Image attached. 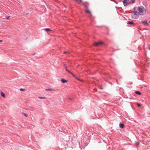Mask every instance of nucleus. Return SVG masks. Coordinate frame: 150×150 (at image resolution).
Instances as JSON below:
<instances>
[{
    "instance_id": "1",
    "label": "nucleus",
    "mask_w": 150,
    "mask_h": 150,
    "mask_svg": "<svg viewBox=\"0 0 150 150\" xmlns=\"http://www.w3.org/2000/svg\"><path fill=\"white\" fill-rule=\"evenodd\" d=\"M137 9V12L139 15H144L146 13V10L143 6H140L138 7Z\"/></svg>"
},
{
    "instance_id": "2",
    "label": "nucleus",
    "mask_w": 150,
    "mask_h": 150,
    "mask_svg": "<svg viewBox=\"0 0 150 150\" xmlns=\"http://www.w3.org/2000/svg\"><path fill=\"white\" fill-rule=\"evenodd\" d=\"M139 15L138 14L137 11H134L133 13H132L131 15L132 18L134 19H137L138 17V15Z\"/></svg>"
},
{
    "instance_id": "3",
    "label": "nucleus",
    "mask_w": 150,
    "mask_h": 150,
    "mask_svg": "<svg viewBox=\"0 0 150 150\" xmlns=\"http://www.w3.org/2000/svg\"><path fill=\"white\" fill-rule=\"evenodd\" d=\"M83 5L85 7V8L88 9L89 5V4L88 3L86 2H83L82 3Z\"/></svg>"
},
{
    "instance_id": "4",
    "label": "nucleus",
    "mask_w": 150,
    "mask_h": 150,
    "mask_svg": "<svg viewBox=\"0 0 150 150\" xmlns=\"http://www.w3.org/2000/svg\"><path fill=\"white\" fill-rule=\"evenodd\" d=\"M147 20H145L141 21L142 23L144 25L148 26L149 24L147 23Z\"/></svg>"
},
{
    "instance_id": "5",
    "label": "nucleus",
    "mask_w": 150,
    "mask_h": 150,
    "mask_svg": "<svg viewBox=\"0 0 150 150\" xmlns=\"http://www.w3.org/2000/svg\"><path fill=\"white\" fill-rule=\"evenodd\" d=\"M129 0H125L123 1V4L124 6H127V4H128Z\"/></svg>"
},
{
    "instance_id": "6",
    "label": "nucleus",
    "mask_w": 150,
    "mask_h": 150,
    "mask_svg": "<svg viewBox=\"0 0 150 150\" xmlns=\"http://www.w3.org/2000/svg\"><path fill=\"white\" fill-rule=\"evenodd\" d=\"M127 23V24L130 25H135V23L133 21H128Z\"/></svg>"
},
{
    "instance_id": "7",
    "label": "nucleus",
    "mask_w": 150,
    "mask_h": 150,
    "mask_svg": "<svg viewBox=\"0 0 150 150\" xmlns=\"http://www.w3.org/2000/svg\"><path fill=\"white\" fill-rule=\"evenodd\" d=\"M103 44V42H96L94 44V45L95 46H97L101 45Z\"/></svg>"
},
{
    "instance_id": "8",
    "label": "nucleus",
    "mask_w": 150,
    "mask_h": 150,
    "mask_svg": "<svg viewBox=\"0 0 150 150\" xmlns=\"http://www.w3.org/2000/svg\"><path fill=\"white\" fill-rule=\"evenodd\" d=\"M0 93L1 96L3 98H5V95L1 91H0Z\"/></svg>"
},
{
    "instance_id": "9",
    "label": "nucleus",
    "mask_w": 150,
    "mask_h": 150,
    "mask_svg": "<svg viewBox=\"0 0 150 150\" xmlns=\"http://www.w3.org/2000/svg\"><path fill=\"white\" fill-rule=\"evenodd\" d=\"M61 81L63 83H65L67 82V81L66 80L62 78L61 79Z\"/></svg>"
},
{
    "instance_id": "10",
    "label": "nucleus",
    "mask_w": 150,
    "mask_h": 150,
    "mask_svg": "<svg viewBox=\"0 0 150 150\" xmlns=\"http://www.w3.org/2000/svg\"><path fill=\"white\" fill-rule=\"evenodd\" d=\"M119 126L120 128H123L124 127V125L123 124L120 123Z\"/></svg>"
},
{
    "instance_id": "11",
    "label": "nucleus",
    "mask_w": 150,
    "mask_h": 150,
    "mask_svg": "<svg viewBox=\"0 0 150 150\" xmlns=\"http://www.w3.org/2000/svg\"><path fill=\"white\" fill-rule=\"evenodd\" d=\"M135 0H131L129 2H128V4H133L135 1Z\"/></svg>"
},
{
    "instance_id": "12",
    "label": "nucleus",
    "mask_w": 150,
    "mask_h": 150,
    "mask_svg": "<svg viewBox=\"0 0 150 150\" xmlns=\"http://www.w3.org/2000/svg\"><path fill=\"white\" fill-rule=\"evenodd\" d=\"M85 11L86 13H89L90 14H91V12H90V11L88 9H87L86 10H85Z\"/></svg>"
},
{
    "instance_id": "13",
    "label": "nucleus",
    "mask_w": 150,
    "mask_h": 150,
    "mask_svg": "<svg viewBox=\"0 0 150 150\" xmlns=\"http://www.w3.org/2000/svg\"><path fill=\"white\" fill-rule=\"evenodd\" d=\"M135 93L139 95H140L142 94L140 92L138 91H135Z\"/></svg>"
},
{
    "instance_id": "14",
    "label": "nucleus",
    "mask_w": 150,
    "mask_h": 150,
    "mask_svg": "<svg viewBox=\"0 0 150 150\" xmlns=\"http://www.w3.org/2000/svg\"><path fill=\"white\" fill-rule=\"evenodd\" d=\"M53 90V89L52 88H48L45 89V90L47 91H51Z\"/></svg>"
},
{
    "instance_id": "15",
    "label": "nucleus",
    "mask_w": 150,
    "mask_h": 150,
    "mask_svg": "<svg viewBox=\"0 0 150 150\" xmlns=\"http://www.w3.org/2000/svg\"><path fill=\"white\" fill-rule=\"evenodd\" d=\"M75 1L79 3H81L82 1V0H75Z\"/></svg>"
},
{
    "instance_id": "16",
    "label": "nucleus",
    "mask_w": 150,
    "mask_h": 150,
    "mask_svg": "<svg viewBox=\"0 0 150 150\" xmlns=\"http://www.w3.org/2000/svg\"><path fill=\"white\" fill-rule=\"evenodd\" d=\"M65 69H66V70L68 72H69V73H70V74H72V72H71V71H69L67 68V67H65Z\"/></svg>"
},
{
    "instance_id": "17",
    "label": "nucleus",
    "mask_w": 150,
    "mask_h": 150,
    "mask_svg": "<svg viewBox=\"0 0 150 150\" xmlns=\"http://www.w3.org/2000/svg\"><path fill=\"white\" fill-rule=\"evenodd\" d=\"M45 30L47 31H50V29L49 28H47L45 29Z\"/></svg>"
},
{
    "instance_id": "18",
    "label": "nucleus",
    "mask_w": 150,
    "mask_h": 150,
    "mask_svg": "<svg viewBox=\"0 0 150 150\" xmlns=\"http://www.w3.org/2000/svg\"><path fill=\"white\" fill-rule=\"evenodd\" d=\"M74 77V78H75V79H76V78H77V77H76L72 73V74H71Z\"/></svg>"
},
{
    "instance_id": "19",
    "label": "nucleus",
    "mask_w": 150,
    "mask_h": 150,
    "mask_svg": "<svg viewBox=\"0 0 150 150\" xmlns=\"http://www.w3.org/2000/svg\"><path fill=\"white\" fill-rule=\"evenodd\" d=\"M74 77V78H75V79H76V78H77V77H76L72 73V74H71Z\"/></svg>"
},
{
    "instance_id": "20",
    "label": "nucleus",
    "mask_w": 150,
    "mask_h": 150,
    "mask_svg": "<svg viewBox=\"0 0 150 150\" xmlns=\"http://www.w3.org/2000/svg\"><path fill=\"white\" fill-rule=\"evenodd\" d=\"M38 98H39V99H45V98H46V97H38Z\"/></svg>"
},
{
    "instance_id": "21",
    "label": "nucleus",
    "mask_w": 150,
    "mask_h": 150,
    "mask_svg": "<svg viewBox=\"0 0 150 150\" xmlns=\"http://www.w3.org/2000/svg\"><path fill=\"white\" fill-rule=\"evenodd\" d=\"M22 114L25 117H27V115L25 113L23 112Z\"/></svg>"
},
{
    "instance_id": "22",
    "label": "nucleus",
    "mask_w": 150,
    "mask_h": 150,
    "mask_svg": "<svg viewBox=\"0 0 150 150\" xmlns=\"http://www.w3.org/2000/svg\"><path fill=\"white\" fill-rule=\"evenodd\" d=\"M64 54H67V53H69V52H68L64 51Z\"/></svg>"
},
{
    "instance_id": "23",
    "label": "nucleus",
    "mask_w": 150,
    "mask_h": 150,
    "mask_svg": "<svg viewBox=\"0 0 150 150\" xmlns=\"http://www.w3.org/2000/svg\"><path fill=\"white\" fill-rule=\"evenodd\" d=\"M137 105L139 107H140L141 106V104L139 103H137Z\"/></svg>"
},
{
    "instance_id": "24",
    "label": "nucleus",
    "mask_w": 150,
    "mask_h": 150,
    "mask_svg": "<svg viewBox=\"0 0 150 150\" xmlns=\"http://www.w3.org/2000/svg\"><path fill=\"white\" fill-rule=\"evenodd\" d=\"M9 17H10L9 16H7V17H6V19H8L9 18Z\"/></svg>"
},
{
    "instance_id": "25",
    "label": "nucleus",
    "mask_w": 150,
    "mask_h": 150,
    "mask_svg": "<svg viewBox=\"0 0 150 150\" xmlns=\"http://www.w3.org/2000/svg\"><path fill=\"white\" fill-rule=\"evenodd\" d=\"M24 90H25V89H23V88H21L20 89V90L21 91H24Z\"/></svg>"
},
{
    "instance_id": "26",
    "label": "nucleus",
    "mask_w": 150,
    "mask_h": 150,
    "mask_svg": "<svg viewBox=\"0 0 150 150\" xmlns=\"http://www.w3.org/2000/svg\"><path fill=\"white\" fill-rule=\"evenodd\" d=\"M68 99L69 100H72V99L71 98H68Z\"/></svg>"
},
{
    "instance_id": "27",
    "label": "nucleus",
    "mask_w": 150,
    "mask_h": 150,
    "mask_svg": "<svg viewBox=\"0 0 150 150\" xmlns=\"http://www.w3.org/2000/svg\"><path fill=\"white\" fill-rule=\"evenodd\" d=\"M149 49L150 50V45H149L148 47Z\"/></svg>"
},
{
    "instance_id": "28",
    "label": "nucleus",
    "mask_w": 150,
    "mask_h": 150,
    "mask_svg": "<svg viewBox=\"0 0 150 150\" xmlns=\"http://www.w3.org/2000/svg\"><path fill=\"white\" fill-rule=\"evenodd\" d=\"M76 79L78 80H79V81L80 80L79 79V78H76Z\"/></svg>"
},
{
    "instance_id": "29",
    "label": "nucleus",
    "mask_w": 150,
    "mask_h": 150,
    "mask_svg": "<svg viewBox=\"0 0 150 150\" xmlns=\"http://www.w3.org/2000/svg\"><path fill=\"white\" fill-rule=\"evenodd\" d=\"M64 67L65 68V67H67L66 66V65L65 64H64Z\"/></svg>"
},
{
    "instance_id": "30",
    "label": "nucleus",
    "mask_w": 150,
    "mask_h": 150,
    "mask_svg": "<svg viewBox=\"0 0 150 150\" xmlns=\"http://www.w3.org/2000/svg\"><path fill=\"white\" fill-rule=\"evenodd\" d=\"M2 42V40H0V42Z\"/></svg>"
},
{
    "instance_id": "31",
    "label": "nucleus",
    "mask_w": 150,
    "mask_h": 150,
    "mask_svg": "<svg viewBox=\"0 0 150 150\" xmlns=\"http://www.w3.org/2000/svg\"><path fill=\"white\" fill-rule=\"evenodd\" d=\"M149 22L150 23V21H149Z\"/></svg>"
}]
</instances>
